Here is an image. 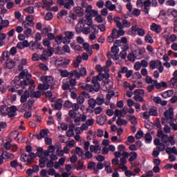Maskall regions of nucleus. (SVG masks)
Listing matches in <instances>:
<instances>
[{
	"mask_svg": "<svg viewBox=\"0 0 177 177\" xmlns=\"http://www.w3.org/2000/svg\"><path fill=\"white\" fill-rule=\"evenodd\" d=\"M40 81L44 84H47L50 86V89H55L56 86V81H55V77L53 76H41L40 77Z\"/></svg>",
	"mask_w": 177,
	"mask_h": 177,
	"instance_id": "nucleus-1",
	"label": "nucleus"
},
{
	"mask_svg": "<svg viewBox=\"0 0 177 177\" xmlns=\"http://www.w3.org/2000/svg\"><path fill=\"white\" fill-rule=\"evenodd\" d=\"M31 77H32V75H31V73H28V71L26 76V79L20 82V87L22 88V89H24L26 86H28V85H34V80H30Z\"/></svg>",
	"mask_w": 177,
	"mask_h": 177,
	"instance_id": "nucleus-2",
	"label": "nucleus"
},
{
	"mask_svg": "<svg viewBox=\"0 0 177 177\" xmlns=\"http://www.w3.org/2000/svg\"><path fill=\"white\" fill-rule=\"evenodd\" d=\"M161 139V142H162L163 143H165V145H167V146H169V144L171 146L175 145V140H174V136H170L169 137H168V135L165 134L164 136H162Z\"/></svg>",
	"mask_w": 177,
	"mask_h": 177,
	"instance_id": "nucleus-3",
	"label": "nucleus"
},
{
	"mask_svg": "<svg viewBox=\"0 0 177 177\" xmlns=\"http://www.w3.org/2000/svg\"><path fill=\"white\" fill-rule=\"evenodd\" d=\"M64 35L65 37H63V44L66 45V44H70V42H71V39L74 38L75 33L73 31H66Z\"/></svg>",
	"mask_w": 177,
	"mask_h": 177,
	"instance_id": "nucleus-4",
	"label": "nucleus"
},
{
	"mask_svg": "<svg viewBox=\"0 0 177 177\" xmlns=\"http://www.w3.org/2000/svg\"><path fill=\"white\" fill-rule=\"evenodd\" d=\"M133 95H136L133 97L136 102H145L143 97L140 96V95H145V90L143 89H136L133 92Z\"/></svg>",
	"mask_w": 177,
	"mask_h": 177,
	"instance_id": "nucleus-5",
	"label": "nucleus"
},
{
	"mask_svg": "<svg viewBox=\"0 0 177 177\" xmlns=\"http://www.w3.org/2000/svg\"><path fill=\"white\" fill-rule=\"evenodd\" d=\"M73 73H75V78H77V80H80L81 77H86V68L84 67H81L80 68V72L77 70H73Z\"/></svg>",
	"mask_w": 177,
	"mask_h": 177,
	"instance_id": "nucleus-6",
	"label": "nucleus"
},
{
	"mask_svg": "<svg viewBox=\"0 0 177 177\" xmlns=\"http://www.w3.org/2000/svg\"><path fill=\"white\" fill-rule=\"evenodd\" d=\"M75 73H74V70H72L71 72H68V71L64 69L61 71L60 72L61 77H62V78H67V77H68V78H73V77H74Z\"/></svg>",
	"mask_w": 177,
	"mask_h": 177,
	"instance_id": "nucleus-7",
	"label": "nucleus"
},
{
	"mask_svg": "<svg viewBox=\"0 0 177 177\" xmlns=\"http://www.w3.org/2000/svg\"><path fill=\"white\" fill-rule=\"evenodd\" d=\"M161 64H162V62L160 59L151 60L149 62V68H151V70H154L159 66H161Z\"/></svg>",
	"mask_w": 177,
	"mask_h": 177,
	"instance_id": "nucleus-8",
	"label": "nucleus"
},
{
	"mask_svg": "<svg viewBox=\"0 0 177 177\" xmlns=\"http://www.w3.org/2000/svg\"><path fill=\"white\" fill-rule=\"evenodd\" d=\"M164 115L167 120H174V109L169 107L168 110L164 113Z\"/></svg>",
	"mask_w": 177,
	"mask_h": 177,
	"instance_id": "nucleus-9",
	"label": "nucleus"
},
{
	"mask_svg": "<svg viewBox=\"0 0 177 177\" xmlns=\"http://www.w3.org/2000/svg\"><path fill=\"white\" fill-rule=\"evenodd\" d=\"M17 107L16 106L12 105L10 107V111L8 112V115L10 118H12V117H16L17 115Z\"/></svg>",
	"mask_w": 177,
	"mask_h": 177,
	"instance_id": "nucleus-10",
	"label": "nucleus"
},
{
	"mask_svg": "<svg viewBox=\"0 0 177 177\" xmlns=\"http://www.w3.org/2000/svg\"><path fill=\"white\" fill-rule=\"evenodd\" d=\"M75 3H74V0H65V3L64 4V8L65 9H71L73 6H74Z\"/></svg>",
	"mask_w": 177,
	"mask_h": 177,
	"instance_id": "nucleus-11",
	"label": "nucleus"
},
{
	"mask_svg": "<svg viewBox=\"0 0 177 177\" xmlns=\"http://www.w3.org/2000/svg\"><path fill=\"white\" fill-rule=\"evenodd\" d=\"M151 31H154V32H156V34H160V32H161V26L156 24H152V25L151 26Z\"/></svg>",
	"mask_w": 177,
	"mask_h": 177,
	"instance_id": "nucleus-12",
	"label": "nucleus"
},
{
	"mask_svg": "<svg viewBox=\"0 0 177 177\" xmlns=\"http://www.w3.org/2000/svg\"><path fill=\"white\" fill-rule=\"evenodd\" d=\"M35 42L32 41V44L31 46L32 48H34L37 45V44H38V41H41V39H42V36L41 35V33L37 32L35 34Z\"/></svg>",
	"mask_w": 177,
	"mask_h": 177,
	"instance_id": "nucleus-13",
	"label": "nucleus"
},
{
	"mask_svg": "<svg viewBox=\"0 0 177 177\" xmlns=\"http://www.w3.org/2000/svg\"><path fill=\"white\" fill-rule=\"evenodd\" d=\"M30 97V93L26 91L24 94L21 96L20 102L21 103H26L27 102V99Z\"/></svg>",
	"mask_w": 177,
	"mask_h": 177,
	"instance_id": "nucleus-14",
	"label": "nucleus"
},
{
	"mask_svg": "<svg viewBox=\"0 0 177 177\" xmlns=\"http://www.w3.org/2000/svg\"><path fill=\"white\" fill-rule=\"evenodd\" d=\"M95 103L97 106H102L104 103V96L103 95H98L95 100Z\"/></svg>",
	"mask_w": 177,
	"mask_h": 177,
	"instance_id": "nucleus-15",
	"label": "nucleus"
},
{
	"mask_svg": "<svg viewBox=\"0 0 177 177\" xmlns=\"http://www.w3.org/2000/svg\"><path fill=\"white\" fill-rule=\"evenodd\" d=\"M84 30V22H79L78 24L76 25L75 31L77 34H81Z\"/></svg>",
	"mask_w": 177,
	"mask_h": 177,
	"instance_id": "nucleus-16",
	"label": "nucleus"
},
{
	"mask_svg": "<svg viewBox=\"0 0 177 177\" xmlns=\"http://www.w3.org/2000/svg\"><path fill=\"white\" fill-rule=\"evenodd\" d=\"M45 136H48V131L45 129H42L40 131L39 134L37 136V139L38 140H41L42 138H45Z\"/></svg>",
	"mask_w": 177,
	"mask_h": 177,
	"instance_id": "nucleus-17",
	"label": "nucleus"
},
{
	"mask_svg": "<svg viewBox=\"0 0 177 177\" xmlns=\"http://www.w3.org/2000/svg\"><path fill=\"white\" fill-rule=\"evenodd\" d=\"M20 80H21V77L18 75V76H16L14 79V80L12 81L15 88H20Z\"/></svg>",
	"mask_w": 177,
	"mask_h": 177,
	"instance_id": "nucleus-18",
	"label": "nucleus"
},
{
	"mask_svg": "<svg viewBox=\"0 0 177 177\" xmlns=\"http://www.w3.org/2000/svg\"><path fill=\"white\" fill-rule=\"evenodd\" d=\"M63 100L59 99L57 101L55 102V107L56 110H62L63 109Z\"/></svg>",
	"mask_w": 177,
	"mask_h": 177,
	"instance_id": "nucleus-19",
	"label": "nucleus"
},
{
	"mask_svg": "<svg viewBox=\"0 0 177 177\" xmlns=\"http://www.w3.org/2000/svg\"><path fill=\"white\" fill-rule=\"evenodd\" d=\"M28 160H30V157L28 156V155L27 153L21 154V161H22V162H27L26 165H28V164H31V163H28Z\"/></svg>",
	"mask_w": 177,
	"mask_h": 177,
	"instance_id": "nucleus-20",
	"label": "nucleus"
},
{
	"mask_svg": "<svg viewBox=\"0 0 177 177\" xmlns=\"http://www.w3.org/2000/svg\"><path fill=\"white\" fill-rule=\"evenodd\" d=\"M116 124L118 125V127H122V125H127L128 122L125 119H122L119 117L116 121Z\"/></svg>",
	"mask_w": 177,
	"mask_h": 177,
	"instance_id": "nucleus-21",
	"label": "nucleus"
},
{
	"mask_svg": "<svg viewBox=\"0 0 177 177\" xmlns=\"http://www.w3.org/2000/svg\"><path fill=\"white\" fill-rule=\"evenodd\" d=\"M29 160L28 164H32V161H34V158H37V153L34 152H29Z\"/></svg>",
	"mask_w": 177,
	"mask_h": 177,
	"instance_id": "nucleus-22",
	"label": "nucleus"
},
{
	"mask_svg": "<svg viewBox=\"0 0 177 177\" xmlns=\"http://www.w3.org/2000/svg\"><path fill=\"white\" fill-rule=\"evenodd\" d=\"M149 115H151L152 117H158V112L157 111V109L156 108H151L149 109Z\"/></svg>",
	"mask_w": 177,
	"mask_h": 177,
	"instance_id": "nucleus-23",
	"label": "nucleus"
},
{
	"mask_svg": "<svg viewBox=\"0 0 177 177\" xmlns=\"http://www.w3.org/2000/svg\"><path fill=\"white\" fill-rule=\"evenodd\" d=\"M173 75H174V77L171 79L170 82L171 85L174 86L177 82V70L174 72Z\"/></svg>",
	"mask_w": 177,
	"mask_h": 177,
	"instance_id": "nucleus-24",
	"label": "nucleus"
},
{
	"mask_svg": "<svg viewBox=\"0 0 177 177\" xmlns=\"http://www.w3.org/2000/svg\"><path fill=\"white\" fill-rule=\"evenodd\" d=\"M131 157L129 159V162H133L136 158H138V153L135 151H132L130 153Z\"/></svg>",
	"mask_w": 177,
	"mask_h": 177,
	"instance_id": "nucleus-25",
	"label": "nucleus"
},
{
	"mask_svg": "<svg viewBox=\"0 0 177 177\" xmlns=\"http://www.w3.org/2000/svg\"><path fill=\"white\" fill-rule=\"evenodd\" d=\"M15 66V62L13 60H10L9 62H6V67L8 69H12Z\"/></svg>",
	"mask_w": 177,
	"mask_h": 177,
	"instance_id": "nucleus-26",
	"label": "nucleus"
},
{
	"mask_svg": "<svg viewBox=\"0 0 177 177\" xmlns=\"http://www.w3.org/2000/svg\"><path fill=\"white\" fill-rule=\"evenodd\" d=\"M46 160H48V158H44L42 156L39 158V162L40 168H45V163L46 162Z\"/></svg>",
	"mask_w": 177,
	"mask_h": 177,
	"instance_id": "nucleus-27",
	"label": "nucleus"
},
{
	"mask_svg": "<svg viewBox=\"0 0 177 177\" xmlns=\"http://www.w3.org/2000/svg\"><path fill=\"white\" fill-rule=\"evenodd\" d=\"M75 12L77 13V15H78L79 16H84V8L82 7H76L75 8Z\"/></svg>",
	"mask_w": 177,
	"mask_h": 177,
	"instance_id": "nucleus-28",
	"label": "nucleus"
},
{
	"mask_svg": "<svg viewBox=\"0 0 177 177\" xmlns=\"http://www.w3.org/2000/svg\"><path fill=\"white\" fill-rule=\"evenodd\" d=\"M26 21H28L30 23V27H34V16L32 15H29L27 16L26 18Z\"/></svg>",
	"mask_w": 177,
	"mask_h": 177,
	"instance_id": "nucleus-29",
	"label": "nucleus"
},
{
	"mask_svg": "<svg viewBox=\"0 0 177 177\" xmlns=\"http://www.w3.org/2000/svg\"><path fill=\"white\" fill-rule=\"evenodd\" d=\"M167 82H161L160 83H158V84L156 85L155 88L156 89H161V88H167Z\"/></svg>",
	"mask_w": 177,
	"mask_h": 177,
	"instance_id": "nucleus-30",
	"label": "nucleus"
},
{
	"mask_svg": "<svg viewBox=\"0 0 177 177\" xmlns=\"http://www.w3.org/2000/svg\"><path fill=\"white\" fill-rule=\"evenodd\" d=\"M145 42H147L148 44H154V40L153 39V37L150 36V35L147 34L145 35Z\"/></svg>",
	"mask_w": 177,
	"mask_h": 177,
	"instance_id": "nucleus-31",
	"label": "nucleus"
},
{
	"mask_svg": "<svg viewBox=\"0 0 177 177\" xmlns=\"http://www.w3.org/2000/svg\"><path fill=\"white\" fill-rule=\"evenodd\" d=\"M85 24H87V26H92L93 24V21H92V19L91 18V16H88V15H86V19L84 21Z\"/></svg>",
	"mask_w": 177,
	"mask_h": 177,
	"instance_id": "nucleus-32",
	"label": "nucleus"
},
{
	"mask_svg": "<svg viewBox=\"0 0 177 177\" xmlns=\"http://www.w3.org/2000/svg\"><path fill=\"white\" fill-rule=\"evenodd\" d=\"M36 156H37V157H39V158L44 156V148L39 147L37 149Z\"/></svg>",
	"mask_w": 177,
	"mask_h": 177,
	"instance_id": "nucleus-33",
	"label": "nucleus"
},
{
	"mask_svg": "<svg viewBox=\"0 0 177 177\" xmlns=\"http://www.w3.org/2000/svg\"><path fill=\"white\" fill-rule=\"evenodd\" d=\"M27 73H28V69H24L19 74V76L21 77V80H24L26 77Z\"/></svg>",
	"mask_w": 177,
	"mask_h": 177,
	"instance_id": "nucleus-34",
	"label": "nucleus"
},
{
	"mask_svg": "<svg viewBox=\"0 0 177 177\" xmlns=\"http://www.w3.org/2000/svg\"><path fill=\"white\" fill-rule=\"evenodd\" d=\"M151 140H153V137H151V135L150 134V133H147L145 134V142L151 143Z\"/></svg>",
	"mask_w": 177,
	"mask_h": 177,
	"instance_id": "nucleus-35",
	"label": "nucleus"
},
{
	"mask_svg": "<svg viewBox=\"0 0 177 177\" xmlns=\"http://www.w3.org/2000/svg\"><path fill=\"white\" fill-rule=\"evenodd\" d=\"M43 3L44 6H46L47 8H50L53 5V0H43Z\"/></svg>",
	"mask_w": 177,
	"mask_h": 177,
	"instance_id": "nucleus-36",
	"label": "nucleus"
},
{
	"mask_svg": "<svg viewBox=\"0 0 177 177\" xmlns=\"http://www.w3.org/2000/svg\"><path fill=\"white\" fill-rule=\"evenodd\" d=\"M77 167H76L77 171H81V169H85L84 167V162L82 160H78L77 162Z\"/></svg>",
	"mask_w": 177,
	"mask_h": 177,
	"instance_id": "nucleus-37",
	"label": "nucleus"
},
{
	"mask_svg": "<svg viewBox=\"0 0 177 177\" xmlns=\"http://www.w3.org/2000/svg\"><path fill=\"white\" fill-rule=\"evenodd\" d=\"M88 104L90 106V107H91L92 109H95L96 104V100L93 98H91L90 100H88Z\"/></svg>",
	"mask_w": 177,
	"mask_h": 177,
	"instance_id": "nucleus-38",
	"label": "nucleus"
},
{
	"mask_svg": "<svg viewBox=\"0 0 177 177\" xmlns=\"http://www.w3.org/2000/svg\"><path fill=\"white\" fill-rule=\"evenodd\" d=\"M156 149L159 151H164V150H165V144L164 142H161L158 147H156Z\"/></svg>",
	"mask_w": 177,
	"mask_h": 177,
	"instance_id": "nucleus-39",
	"label": "nucleus"
},
{
	"mask_svg": "<svg viewBox=\"0 0 177 177\" xmlns=\"http://www.w3.org/2000/svg\"><path fill=\"white\" fill-rule=\"evenodd\" d=\"M96 163L95 162H90L87 166L88 169H93V171H96Z\"/></svg>",
	"mask_w": 177,
	"mask_h": 177,
	"instance_id": "nucleus-40",
	"label": "nucleus"
},
{
	"mask_svg": "<svg viewBox=\"0 0 177 177\" xmlns=\"http://www.w3.org/2000/svg\"><path fill=\"white\" fill-rule=\"evenodd\" d=\"M54 39L57 45H60L63 42V37L60 35L55 37Z\"/></svg>",
	"mask_w": 177,
	"mask_h": 177,
	"instance_id": "nucleus-41",
	"label": "nucleus"
},
{
	"mask_svg": "<svg viewBox=\"0 0 177 177\" xmlns=\"http://www.w3.org/2000/svg\"><path fill=\"white\" fill-rule=\"evenodd\" d=\"M75 151L80 157H82V156H84V151L82 150V149H81V147H77L75 149Z\"/></svg>",
	"mask_w": 177,
	"mask_h": 177,
	"instance_id": "nucleus-42",
	"label": "nucleus"
},
{
	"mask_svg": "<svg viewBox=\"0 0 177 177\" xmlns=\"http://www.w3.org/2000/svg\"><path fill=\"white\" fill-rule=\"evenodd\" d=\"M125 30L122 29H120L116 34V36H115V38H120V37H122V35H124Z\"/></svg>",
	"mask_w": 177,
	"mask_h": 177,
	"instance_id": "nucleus-43",
	"label": "nucleus"
},
{
	"mask_svg": "<svg viewBox=\"0 0 177 177\" xmlns=\"http://www.w3.org/2000/svg\"><path fill=\"white\" fill-rule=\"evenodd\" d=\"M129 121L133 125H136L138 124V120H136V117L133 115H130Z\"/></svg>",
	"mask_w": 177,
	"mask_h": 177,
	"instance_id": "nucleus-44",
	"label": "nucleus"
},
{
	"mask_svg": "<svg viewBox=\"0 0 177 177\" xmlns=\"http://www.w3.org/2000/svg\"><path fill=\"white\" fill-rule=\"evenodd\" d=\"M76 111L74 110H70L68 111V115L69 117H71V118H75L77 117V112H75Z\"/></svg>",
	"mask_w": 177,
	"mask_h": 177,
	"instance_id": "nucleus-45",
	"label": "nucleus"
},
{
	"mask_svg": "<svg viewBox=\"0 0 177 177\" xmlns=\"http://www.w3.org/2000/svg\"><path fill=\"white\" fill-rule=\"evenodd\" d=\"M53 19V14L52 12H47L45 16V20H47L48 21H50Z\"/></svg>",
	"mask_w": 177,
	"mask_h": 177,
	"instance_id": "nucleus-46",
	"label": "nucleus"
},
{
	"mask_svg": "<svg viewBox=\"0 0 177 177\" xmlns=\"http://www.w3.org/2000/svg\"><path fill=\"white\" fill-rule=\"evenodd\" d=\"M10 165L12 168H17V167L20 165V164L16 160L11 161Z\"/></svg>",
	"mask_w": 177,
	"mask_h": 177,
	"instance_id": "nucleus-47",
	"label": "nucleus"
},
{
	"mask_svg": "<svg viewBox=\"0 0 177 177\" xmlns=\"http://www.w3.org/2000/svg\"><path fill=\"white\" fill-rule=\"evenodd\" d=\"M102 77H100V76H96V77H93L92 80H91V82L92 84H93V85L95 84H97V81H102Z\"/></svg>",
	"mask_w": 177,
	"mask_h": 177,
	"instance_id": "nucleus-48",
	"label": "nucleus"
},
{
	"mask_svg": "<svg viewBox=\"0 0 177 177\" xmlns=\"http://www.w3.org/2000/svg\"><path fill=\"white\" fill-rule=\"evenodd\" d=\"M175 5H176V2L174 0H169L165 3L166 6H175Z\"/></svg>",
	"mask_w": 177,
	"mask_h": 177,
	"instance_id": "nucleus-49",
	"label": "nucleus"
},
{
	"mask_svg": "<svg viewBox=\"0 0 177 177\" xmlns=\"http://www.w3.org/2000/svg\"><path fill=\"white\" fill-rule=\"evenodd\" d=\"M25 12L26 13H29L30 15L34 13V7L33 6H29L24 9Z\"/></svg>",
	"mask_w": 177,
	"mask_h": 177,
	"instance_id": "nucleus-50",
	"label": "nucleus"
},
{
	"mask_svg": "<svg viewBox=\"0 0 177 177\" xmlns=\"http://www.w3.org/2000/svg\"><path fill=\"white\" fill-rule=\"evenodd\" d=\"M160 151L158 149H154L153 152H152V156L154 158H157V157H158V156H160Z\"/></svg>",
	"mask_w": 177,
	"mask_h": 177,
	"instance_id": "nucleus-51",
	"label": "nucleus"
},
{
	"mask_svg": "<svg viewBox=\"0 0 177 177\" xmlns=\"http://www.w3.org/2000/svg\"><path fill=\"white\" fill-rule=\"evenodd\" d=\"M77 78L75 77V79H71L69 80V86H75L77 84Z\"/></svg>",
	"mask_w": 177,
	"mask_h": 177,
	"instance_id": "nucleus-52",
	"label": "nucleus"
},
{
	"mask_svg": "<svg viewBox=\"0 0 177 177\" xmlns=\"http://www.w3.org/2000/svg\"><path fill=\"white\" fill-rule=\"evenodd\" d=\"M73 103L71 102H70L69 100L65 101L64 106L66 107V109H71Z\"/></svg>",
	"mask_w": 177,
	"mask_h": 177,
	"instance_id": "nucleus-53",
	"label": "nucleus"
},
{
	"mask_svg": "<svg viewBox=\"0 0 177 177\" xmlns=\"http://www.w3.org/2000/svg\"><path fill=\"white\" fill-rule=\"evenodd\" d=\"M66 136H68V138H73V136H74V130L69 129L66 131Z\"/></svg>",
	"mask_w": 177,
	"mask_h": 177,
	"instance_id": "nucleus-54",
	"label": "nucleus"
},
{
	"mask_svg": "<svg viewBox=\"0 0 177 177\" xmlns=\"http://www.w3.org/2000/svg\"><path fill=\"white\" fill-rule=\"evenodd\" d=\"M17 53V48L16 47H12L10 50V55L15 56Z\"/></svg>",
	"mask_w": 177,
	"mask_h": 177,
	"instance_id": "nucleus-55",
	"label": "nucleus"
},
{
	"mask_svg": "<svg viewBox=\"0 0 177 177\" xmlns=\"http://www.w3.org/2000/svg\"><path fill=\"white\" fill-rule=\"evenodd\" d=\"M143 131H142L141 130L138 131L136 134V139H141V138H143Z\"/></svg>",
	"mask_w": 177,
	"mask_h": 177,
	"instance_id": "nucleus-56",
	"label": "nucleus"
},
{
	"mask_svg": "<svg viewBox=\"0 0 177 177\" xmlns=\"http://www.w3.org/2000/svg\"><path fill=\"white\" fill-rule=\"evenodd\" d=\"M94 111H95V114L96 115H97L100 114V113H102V111H103V108L101 106H98L94 109Z\"/></svg>",
	"mask_w": 177,
	"mask_h": 177,
	"instance_id": "nucleus-57",
	"label": "nucleus"
},
{
	"mask_svg": "<svg viewBox=\"0 0 177 177\" xmlns=\"http://www.w3.org/2000/svg\"><path fill=\"white\" fill-rule=\"evenodd\" d=\"M150 5H151V1L150 0H146L143 3L144 9H147V8L150 7Z\"/></svg>",
	"mask_w": 177,
	"mask_h": 177,
	"instance_id": "nucleus-58",
	"label": "nucleus"
},
{
	"mask_svg": "<svg viewBox=\"0 0 177 177\" xmlns=\"http://www.w3.org/2000/svg\"><path fill=\"white\" fill-rule=\"evenodd\" d=\"M85 102V98L83 96H79L77 98V102L78 104H82Z\"/></svg>",
	"mask_w": 177,
	"mask_h": 177,
	"instance_id": "nucleus-59",
	"label": "nucleus"
},
{
	"mask_svg": "<svg viewBox=\"0 0 177 177\" xmlns=\"http://www.w3.org/2000/svg\"><path fill=\"white\" fill-rule=\"evenodd\" d=\"M111 53L118 54V47L117 46H113L111 48Z\"/></svg>",
	"mask_w": 177,
	"mask_h": 177,
	"instance_id": "nucleus-60",
	"label": "nucleus"
},
{
	"mask_svg": "<svg viewBox=\"0 0 177 177\" xmlns=\"http://www.w3.org/2000/svg\"><path fill=\"white\" fill-rule=\"evenodd\" d=\"M93 88L95 92H99V90L100 89V84L99 83L94 84Z\"/></svg>",
	"mask_w": 177,
	"mask_h": 177,
	"instance_id": "nucleus-61",
	"label": "nucleus"
},
{
	"mask_svg": "<svg viewBox=\"0 0 177 177\" xmlns=\"http://www.w3.org/2000/svg\"><path fill=\"white\" fill-rule=\"evenodd\" d=\"M40 60H41V62H46V60H48V58L46 57V53H45V50L43 51V53L40 57Z\"/></svg>",
	"mask_w": 177,
	"mask_h": 177,
	"instance_id": "nucleus-62",
	"label": "nucleus"
},
{
	"mask_svg": "<svg viewBox=\"0 0 177 177\" xmlns=\"http://www.w3.org/2000/svg\"><path fill=\"white\" fill-rule=\"evenodd\" d=\"M97 122L99 124V125H104V118L103 117L97 118Z\"/></svg>",
	"mask_w": 177,
	"mask_h": 177,
	"instance_id": "nucleus-63",
	"label": "nucleus"
},
{
	"mask_svg": "<svg viewBox=\"0 0 177 177\" xmlns=\"http://www.w3.org/2000/svg\"><path fill=\"white\" fill-rule=\"evenodd\" d=\"M86 91H88V92H93V86L91 84H86Z\"/></svg>",
	"mask_w": 177,
	"mask_h": 177,
	"instance_id": "nucleus-64",
	"label": "nucleus"
}]
</instances>
